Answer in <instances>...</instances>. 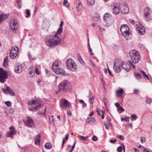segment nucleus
<instances>
[{"label": "nucleus", "instance_id": "nucleus-35", "mask_svg": "<svg viewBox=\"0 0 152 152\" xmlns=\"http://www.w3.org/2000/svg\"><path fill=\"white\" fill-rule=\"evenodd\" d=\"M129 117L128 116H124V118L121 117V121H129Z\"/></svg>", "mask_w": 152, "mask_h": 152}, {"label": "nucleus", "instance_id": "nucleus-5", "mask_svg": "<svg viewBox=\"0 0 152 152\" xmlns=\"http://www.w3.org/2000/svg\"><path fill=\"white\" fill-rule=\"evenodd\" d=\"M41 100L39 99H36L35 100H32L31 102L29 101L28 102V104L31 106L33 104L37 105V106L33 107V109L29 108V110L30 111H33L36 110H39L41 107L42 105L41 104Z\"/></svg>", "mask_w": 152, "mask_h": 152}, {"label": "nucleus", "instance_id": "nucleus-64", "mask_svg": "<svg viewBox=\"0 0 152 152\" xmlns=\"http://www.w3.org/2000/svg\"><path fill=\"white\" fill-rule=\"evenodd\" d=\"M141 141L142 143L144 142H145V140L144 138L143 139V138L141 137Z\"/></svg>", "mask_w": 152, "mask_h": 152}, {"label": "nucleus", "instance_id": "nucleus-59", "mask_svg": "<svg viewBox=\"0 0 152 152\" xmlns=\"http://www.w3.org/2000/svg\"><path fill=\"white\" fill-rule=\"evenodd\" d=\"M53 116H52L51 117V118H49V119H50V122H52L53 121Z\"/></svg>", "mask_w": 152, "mask_h": 152}, {"label": "nucleus", "instance_id": "nucleus-55", "mask_svg": "<svg viewBox=\"0 0 152 152\" xmlns=\"http://www.w3.org/2000/svg\"><path fill=\"white\" fill-rule=\"evenodd\" d=\"M130 22L135 27L136 22H135V21L134 20H130Z\"/></svg>", "mask_w": 152, "mask_h": 152}, {"label": "nucleus", "instance_id": "nucleus-47", "mask_svg": "<svg viewBox=\"0 0 152 152\" xmlns=\"http://www.w3.org/2000/svg\"><path fill=\"white\" fill-rule=\"evenodd\" d=\"M151 99L148 98V97H147L146 98V102L148 104H150L151 102Z\"/></svg>", "mask_w": 152, "mask_h": 152}, {"label": "nucleus", "instance_id": "nucleus-18", "mask_svg": "<svg viewBox=\"0 0 152 152\" xmlns=\"http://www.w3.org/2000/svg\"><path fill=\"white\" fill-rule=\"evenodd\" d=\"M2 90L6 94H9L12 96H14L15 95L14 92L9 86H6V88H2Z\"/></svg>", "mask_w": 152, "mask_h": 152}, {"label": "nucleus", "instance_id": "nucleus-10", "mask_svg": "<svg viewBox=\"0 0 152 152\" xmlns=\"http://www.w3.org/2000/svg\"><path fill=\"white\" fill-rule=\"evenodd\" d=\"M119 5L121 12L123 14H126L129 13V10L126 3L123 2L120 4Z\"/></svg>", "mask_w": 152, "mask_h": 152}, {"label": "nucleus", "instance_id": "nucleus-8", "mask_svg": "<svg viewBox=\"0 0 152 152\" xmlns=\"http://www.w3.org/2000/svg\"><path fill=\"white\" fill-rule=\"evenodd\" d=\"M143 15L145 19L146 20H149L152 19L151 11L149 7H145L144 9Z\"/></svg>", "mask_w": 152, "mask_h": 152}, {"label": "nucleus", "instance_id": "nucleus-57", "mask_svg": "<svg viewBox=\"0 0 152 152\" xmlns=\"http://www.w3.org/2000/svg\"><path fill=\"white\" fill-rule=\"evenodd\" d=\"M117 141V139H114V140H110V142L112 143H114L115 142H116Z\"/></svg>", "mask_w": 152, "mask_h": 152}, {"label": "nucleus", "instance_id": "nucleus-33", "mask_svg": "<svg viewBox=\"0 0 152 152\" xmlns=\"http://www.w3.org/2000/svg\"><path fill=\"white\" fill-rule=\"evenodd\" d=\"M8 57L7 56L4 59L3 63V65L4 66L6 67L8 65Z\"/></svg>", "mask_w": 152, "mask_h": 152}, {"label": "nucleus", "instance_id": "nucleus-9", "mask_svg": "<svg viewBox=\"0 0 152 152\" xmlns=\"http://www.w3.org/2000/svg\"><path fill=\"white\" fill-rule=\"evenodd\" d=\"M7 72L2 68H0V83H4L7 78Z\"/></svg>", "mask_w": 152, "mask_h": 152}, {"label": "nucleus", "instance_id": "nucleus-11", "mask_svg": "<svg viewBox=\"0 0 152 152\" xmlns=\"http://www.w3.org/2000/svg\"><path fill=\"white\" fill-rule=\"evenodd\" d=\"M114 71L116 73L119 72L122 69L121 61H115L113 65Z\"/></svg>", "mask_w": 152, "mask_h": 152}, {"label": "nucleus", "instance_id": "nucleus-2", "mask_svg": "<svg viewBox=\"0 0 152 152\" xmlns=\"http://www.w3.org/2000/svg\"><path fill=\"white\" fill-rule=\"evenodd\" d=\"M59 89L56 93H58L60 91L66 92H67L71 89L70 83L67 80L61 82L58 85Z\"/></svg>", "mask_w": 152, "mask_h": 152}, {"label": "nucleus", "instance_id": "nucleus-38", "mask_svg": "<svg viewBox=\"0 0 152 152\" xmlns=\"http://www.w3.org/2000/svg\"><path fill=\"white\" fill-rule=\"evenodd\" d=\"M137 118V117L135 114L132 115L131 116V120L132 121L136 120Z\"/></svg>", "mask_w": 152, "mask_h": 152}, {"label": "nucleus", "instance_id": "nucleus-36", "mask_svg": "<svg viewBox=\"0 0 152 152\" xmlns=\"http://www.w3.org/2000/svg\"><path fill=\"white\" fill-rule=\"evenodd\" d=\"M79 103L82 104L83 107H86L87 106L86 104L84 102L83 100L82 99L80 100Z\"/></svg>", "mask_w": 152, "mask_h": 152}, {"label": "nucleus", "instance_id": "nucleus-17", "mask_svg": "<svg viewBox=\"0 0 152 152\" xmlns=\"http://www.w3.org/2000/svg\"><path fill=\"white\" fill-rule=\"evenodd\" d=\"M18 21L16 19L12 20L10 21V26L12 31L15 32H16V28H17V24Z\"/></svg>", "mask_w": 152, "mask_h": 152}, {"label": "nucleus", "instance_id": "nucleus-24", "mask_svg": "<svg viewBox=\"0 0 152 152\" xmlns=\"http://www.w3.org/2000/svg\"><path fill=\"white\" fill-rule=\"evenodd\" d=\"M22 65H18L15 67V72L18 74H20L22 71Z\"/></svg>", "mask_w": 152, "mask_h": 152}, {"label": "nucleus", "instance_id": "nucleus-23", "mask_svg": "<svg viewBox=\"0 0 152 152\" xmlns=\"http://www.w3.org/2000/svg\"><path fill=\"white\" fill-rule=\"evenodd\" d=\"M123 89L121 88L119 90H117L116 91L115 95L118 98H121L122 97L123 93L124 92Z\"/></svg>", "mask_w": 152, "mask_h": 152}, {"label": "nucleus", "instance_id": "nucleus-34", "mask_svg": "<svg viewBox=\"0 0 152 152\" xmlns=\"http://www.w3.org/2000/svg\"><path fill=\"white\" fill-rule=\"evenodd\" d=\"M28 72L29 75H30L29 76L30 77H31V78L33 77V76L34 75V70L32 69H30V70Z\"/></svg>", "mask_w": 152, "mask_h": 152}, {"label": "nucleus", "instance_id": "nucleus-50", "mask_svg": "<svg viewBox=\"0 0 152 152\" xmlns=\"http://www.w3.org/2000/svg\"><path fill=\"white\" fill-rule=\"evenodd\" d=\"M46 108L45 109L44 112V113L39 112L38 113H37L38 114H39V115H45V113H46Z\"/></svg>", "mask_w": 152, "mask_h": 152}, {"label": "nucleus", "instance_id": "nucleus-37", "mask_svg": "<svg viewBox=\"0 0 152 152\" xmlns=\"http://www.w3.org/2000/svg\"><path fill=\"white\" fill-rule=\"evenodd\" d=\"M26 13L27 14V15L26 16V17L27 18L30 17L31 16V14L30 10L28 9H26Z\"/></svg>", "mask_w": 152, "mask_h": 152}, {"label": "nucleus", "instance_id": "nucleus-29", "mask_svg": "<svg viewBox=\"0 0 152 152\" xmlns=\"http://www.w3.org/2000/svg\"><path fill=\"white\" fill-rule=\"evenodd\" d=\"M45 147L47 148L50 149L52 147V145L51 143L49 142H47L45 145Z\"/></svg>", "mask_w": 152, "mask_h": 152}, {"label": "nucleus", "instance_id": "nucleus-40", "mask_svg": "<svg viewBox=\"0 0 152 152\" xmlns=\"http://www.w3.org/2000/svg\"><path fill=\"white\" fill-rule=\"evenodd\" d=\"M104 125L105 126L106 129H109L110 126L111 125V124L109 122L108 124H107L106 122H104Z\"/></svg>", "mask_w": 152, "mask_h": 152}, {"label": "nucleus", "instance_id": "nucleus-12", "mask_svg": "<svg viewBox=\"0 0 152 152\" xmlns=\"http://www.w3.org/2000/svg\"><path fill=\"white\" fill-rule=\"evenodd\" d=\"M135 27L140 34L142 35L144 34L145 32V29L139 22H136Z\"/></svg>", "mask_w": 152, "mask_h": 152}, {"label": "nucleus", "instance_id": "nucleus-56", "mask_svg": "<svg viewBox=\"0 0 152 152\" xmlns=\"http://www.w3.org/2000/svg\"><path fill=\"white\" fill-rule=\"evenodd\" d=\"M139 46L142 50L144 49V46L142 44H139Z\"/></svg>", "mask_w": 152, "mask_h": 152}, {"label": "nucleus", "instance_id": "nucleus-19", "mask_svg": "<svg viewBox=\"0 0 152 152\" xmlns=\"http://www.w3.org/2000/svg\"><path fill=\"white\" fill-rule=\"evenodd\" d=\"M10 130L8 131L6 133V135L7 137H13V135L16 133V131L15 130V128L12 126L9 128Z\"/></svg>", "mask_w": 152, "mask_h": 152}, {"label": "nucleus", "instance_id": "nucleus-62", "mask_svg": "<svg viewBox=\"0 0 152 152\" xmlns=\"http://www.w3.org/2000/svg\"><path fill=\"white\" fill-rule=\"evenodd\" d=\"M115 105L117 107H120L121 106L120 105V104L118 102L115 103Z\"/></svg>", "mask_w": 152, "mask_h": 152}, {"label": "nucleus", "instance_id": "nucleus-16", "mask_svg": "<svg viewBox=\"0 0 152 152\" xmlns=\"http://www.w3.org/2000/svg\"><path fill=\"white\" fill-rule=\"evenodd\" d=\"M60 104L61 107L63 109L69 107L71 105L69 102L65 99H62L61 100Z\"/></svg>", "mask_w": 152, "mask_h": 152}, {"label": "nucleus", "instance_id": "nucleus-52", "mask_svg": "<svg viewBox=\"0 0 152 152\" xmlns=\"http://www.w3.org/2000/svg\"><path fill=\"white\" fill-rule=\"evenodd\" d=\"M122 151V147L121 146H119L117 148V151L118 152H121Z\"/></svg>", "mask_w": 152, "mask_h": 152}, {"label": "nucleus", "instance_id": "nucleus-58", "mask_svg": "<svg viewBox=\"0 0 152 152\" xmlns=\"http://www.w3.org/2000/svg\"><path fill=\"white\" fill-rule=\"evenodd\" d=\"M35 72L36 73L37 75H39L40 74L39 70L37 68H36L35 69Z\"/></svg>", "mask_w": 152, "mask_h": 152}, {"label": "nucleus", "instance_id": "nucleus-63", "mask_svg": "<svg viewBox=\"0 0 152 152\" xmlns=\"http://www.w3.org/2000/svg\"><path fill=\"white\" fill-rule=\"evenodd\" d=\"M89 51L90 52V54L91 55H94V54L92 53V50L91 48H89Z\"/></svg>", "mask_w": 152, "mask_h": 152}, {"label": "nucleus", "instance_id": "nucleus-45", "mask_svg": "<svg viewBox=\"0 0 152 152\" xmlns=\"http://www.w3.org/2000/svg\"><path fill=\"white\" fill-rule=\"evenodd\" d=\"M136 78L137 79H140L141 77V74L140 73H136L135 74Z\"/></svg>", "mask_w": 152, "mask_h": 152}, {"label": "nucleus", "instance_id": "nucleus-3", "mask_svg": "<svg viewBox=\"0 0 152 152\" xmlns=\"http://www.w3.org/2000/svg\"><path fill=\"white\" fill-rule=\"evenodd\" d=\"M130 29L126 25H122L120 28L121 34L123 37L126 39H129L131 38V34L129 32Z\"/></svg>", "mask_w": 152, "mask_h": 152}, {"label": "nucleus", "instance_id": "nucleus-1", "mask_svg": "<svg viewBox=\"0 0 152 152\" xmlns=\"http://www.w3.org/2000/svg\"><path fill=\"white\" fill-rule=\"evenodd\" d=\"M63 25V22L61 21L60 24V27L55 34L54 35H51L47 36L46 39L48 46L53 47L61 43V39L57 34H60L62 32Z\"/></svg>", "mask_w": 152, "mask_h": 152}, {"label": "nucleus", "instance_id": "nucleus-13", "mask_svg": "<svg viewBox=\"0 0 152 152\" xmlns=\"http://www.w3.org/2000/svg\"><path fill=\"white\" fill-rule=\"evenodd\" d=\"M135 27L140 34L142 35L144 34L145 32V29L139 22H136Z\"/></svg>", "mask_w": 152, "mask_h": 152}, {"label": "nucleus", "instance_id": "nucleus-28", "mask_svg": "<svg viewBox=\"0 0 152 152\" xmlns=\"http://www.w3.org/2000/svg\"><path fill=\"white\" fill-rule=\"evenodd\" d=\"M111 15L108 13H105L103 16V19L105 20H107V18H109L111 17Z\"/></svg>", "mask_w": 152, "mask_h": 152}, {"label": "nucleus", "instance_id": "nucleus-31", "mask_svg": "<svg viewBox=\"0 0 152 152\" xmlns=\"http://www.w3.org/2000/svg\"><path fill=\"white\" fill-rule=\"evenodd\" d=\"M141 74L142 75L145 79H149L148 76L147 75L145 72L142 70L140 71Z\"/></svg>", "mask_w": 152, "mask_h": 152}, {"label": "nucleus", "instance_id": "nucleus-32", "mask_svg": "<svg viewBox=\"0 0 152 152\" xmlns=\"http://www.w3.org/2000/svg\"><path fill=\"white\" fill-rule=\"evenodd\" d=\"M82 5L81 3L79 2L78 3H77V8L78 11H80L82 8Z\"/></svg>", "mask_w": 152, "mask_h": 152}, {"label": "nucleus", "instance_id": "nucleus-26", "mask_svg": "<svg viewBox=\"0 0 152 152\" xmlns=\"http://www.w3.org/2000/svg\"><path fill=\"white\" fill-rule=\"evenodd\" d=\"M41 135V134L40 133L36 136V137L34 138V139L35 144L37 145L39 144L40 140V136Z\"/></svg>", "mask_w": 152, "mask_h": 152}, {"label": "nucleus", "instance_id": "nucleus-20", "mask_svg": "<svg viewBox=\"0 0 152 152\" xmlns=\"http://www.w3.org/2000/svg\"><path fill=\"white\" fill-rule=\"evenodd\" d=\"M25 123L27 126L33 128L34 127V124L32 119L29 117H27L26 121H25Z\"/></svg>", "mask_w": 152, "mask_h": 152}, {"label": "nucleus", "instance_id": "nucleus-60", "mask_svg": "<svg viewBox=\"0 0 152 152\" xmlns=\"http://www.w3.org/2000/svg\"><path fill=\"white\" fill-rule=\"evenodd\" d=\"M67 113L68 116H70L72 115V113L69 110H67Z\"/></svg>", "mask_w": 152, "mask_h": 152}, {"label": "nucleus", "instance_id": "nucleus-7", "mask_svg": "<svg viewBox=\"0 0 152 152\" xmlns=\"http://www.w3.org/2000/svg\"><path fill=\"white\" fill-rule=\"evenodd\" d=\"M66 64L67 68L70 71L73 72L76 70V64L72 59H68L66 61Z\"/></svg>", "mask_w": 152, "mask_h": 152}, {"label": "nucleus", "instance_id": "nucleus-27", "mask_svg": "<svg viewBox=\"0 0 152 152\" xmlns=\"http://www.w3.org/2000/svg\"><path fill=\"white\" fill-rule=\"evenodd\" d=\"M77 57L79 62L82 65L84 64V62L82 58L79 54H77Z\"/></svg>", "mask_w": 152, "mask_h": 152}, {"label": "nucleus", "instance_id": "nucleus-42", "mask_svg": "<svg viewBox=\"0 0 152 152\" xmlns=\"http://www.w3.org/2000/svg\"><path fill=\"white\" fill-rule=\"evenodd\" d=\"M63 4L64 6L66 7H68L69 5V4L68 3L67 0H64V1Z\"/></svg>", "mask_w": 152, "mask_h": 152}, {"label": "nucleus", "instance_id": "nucleus-6", "mask_svg": "<svg viewBox=\"0 0 152 152\" xmlns=\"http://www.w3.org/2000/svg\"><path fill=\"white\" fill-rule=\"evenodd\" d=\"M131 62L137 63L140 60V57L138 52L135 50L132 51L130 53Z\"/></svg>", "mask_w": 152, "mask_h": 152}, {"label": "nucleus", "instance_id": "nucleus-44", "mask_svg": "<svg viewBox=\"0 0 152 152\" xmlns=\"http://www.w3.org/2000/svg\"><path fill=\"white\" fill-rule=\"evenodd\" d=\"M18 4L19 7L20 8L21 7V0H16Z\"/></svg>", "mask_w": 152, "mask_h": 152}, {"label": "nucleus", "instance_id": "nucleus-54", "mask_svg": "<svg viewBox=\"0 0 152 152\" xmlns=\"http://www.w3.org/2000/svg\"><path fill=\"white\" fill-rule=\"evenodd\" d=\"M92 140L94 141H96L98 140V138L96 136L94 135L92 137Z\"/></svg>", "mask_w": 152, "mask_h": 152}, {"label": "nucleus", "instance_id": "nucleus-48", "mask_svg": "<svg viewBox=\"0 0 152 152\" xmlns=\"http://www.w3.org/2000/svg\"><path fill=\"white\" fill-rule=\"evenodd\" d=\"M5 104L8 107H10L11 106V102L10 101H7L5 102Z\"/></svg>", "mask_w": 152, "mask_h": 152}, {"label": "nucleus", "instance_id": "nucleus-21", "mask_svg": "<svg viewBox=\"0 0 152 152\" xmlns=\"http://www.w3.org/2000/svg\"><path fill=\"white\" fill-rule=\"evenodd\" d=\"M122 68H123L127 71L129 72L131 70L130 65L127 62L124 61H121Z\"/></svg>", "mask_w": 152, "mask_h": 152}, {"label": "nucleus", "instance_id": "nucleus-30", "mask_svg": "<svg viewBox=\"0 0 152 152\" xmlns=\"http://www.w3.org/2000/svg\"><path fill=\"white\" fill-rule=\"evenodd\" d=\"M87 3L88 6L92 5L95 3V0H87Z\"/></svg>", "mask_w": 152, "mask_h": 152}, {"label": "nucleus", "instance_id": "nucleus-14", "mask_svg": "<svg viewBox=\"0 0 152 152\" xmlns=\"http://www.w3.org/2000/svg\"><path fill=\"white\" fill-rule=\"evenodd\" d=\"M135 27L140 34L142 35L144 34L145 32V29L139 22H136Z\"/></svg>", "mask_w": 152, "mask_h": 152}, {"label": "nucleus", "instance_id": "nucleus-39", "mask_svg": "<svg viewBox=\"0 0 152 152\" xmlns=\"http://www.w3.org/2000/svg\"><path fill=\"white\" fill-rule=\"evenodd\" d=\"M87 119V121H88L89 122L90 121L92 122H94L95 121V118L94 117L91 116L88 118Z\"/></svg>", "mask_w": 152, "mask_h": 152}, {"label": "nucleus", "instance_id": "nucleus-43", "mask_svg": "<svg viewBox=\"0 0 152 152\" xmlns=\"http://www.w3.org/2000/svg\"><path fill=\"white\" fill-rule=\"evenodd\" d=\"M96 110L98 114L100 115H101L103 113V112L102 111V110H100L98 108H97Z\"/></svg>", "mask_w": 152, "mask_h": 152}, {"label": "nucleus", "instance_id": "nucleus-22", "mask_svg": "<svg viewBox=\"0 0 152 152\" xmlns=\"http://www.w3.org/2000/svg\"><path fill=\"white\" fill-rule=\"evenodd\" d=\"M120 12L118 4H114L113 8V14L117 15Z\"/></svg>", "mask_w": 152, "mask_h": 152}, {"label": "nucleus", "instance_id": "nucleus-61", "mask_svg": "<svg viewBox=\"0 0 152 152\" xmlns=\"http://www.w3.org/2000/svg\"><path fill=\"white\" fill-rule=\"evenodd\" d=\"M107 102V99L104 98V102L105 106H106V103Z\"/></svg>", "mask_w": 152, "mask_h": 152}, {"label": "nucleus", "instance_id": "nucleus-46", "mask_svg": "<svg viewBox=\"0 0 152 152\" xmlns=\"http://www.w3.org/2000/svg\"><path fill=\"white\" fill-rule=\"evenodd\" d=\"M94 96H93L89 99V102L90 103L92 104L94 101Z\"/></svg>", "mask_w": 152, "mask_h": 152}, {"label": "nucleus", "instance_id": "nucleus-41", "mask_svg": "<svg viewBox=\"0 0 152 152\" xmlns=\"http://www.w3.org/2000/svg\"><path fill=\"white\" fill-rule=\"evenodd\" d=\"M78 137L81 140H86V139L88 137V136H86V137H84V136H81L79 135L78 136Z\"/></svg>", "mask_w": 152, "mask_h": 152}, {"label": "nucleus", "instance_id": "nucleus-4", "mask_svg": "<svg viewBox=\"0 0 152 152\" xmlns=\"http://www.w3.org/2000/svg\"><path fill=\"white\" fill-rule=\"evenodd\" d=\"M59 64L60 62L58 61H55L52 64V69L53 72L56 74L63 75L64 74V71L59 68Z\"/></svg>", "mask_w": 152, "mask_h": 152}, {"label": "nucleus", "instance_id": "nucleus-53", "mask_svg": "<svg viewBox=\"0 0 152 152\" xmlns=\"http://www.w3.org/2000/svg\"><path fill=\"white\" fill-rule=\"evenodd\" d=\"M28 56H29V58H30L31 59L33 60H35V57H31V54L30 53H29V52L28 53Z\"/></svg>", "mask_w": 152, "mask_h": 152}, {"label": "nucleus", "instance_id": "nucleus-49", "mask_svg": "<svg viewBox=\"0 0 152 152\" xmlns=\"http://www.w3.org/2000/svg\"><path fill=\"white\" fill-rule=\"evenodd\" d=\"M118 111H119V113H121L123 112L124 111V110L123 108L121 106L119 107V108L118 109Z\"/></svg>", "mask_w": 152, "mask_h": 152}, {"label": "nucleus", "instance_id": "nucleus-25", "mask_svg": "<svg viewBox=\"0 0 152 152\" xmlns=\"http://www.w3.org/2000/svg\"><path fill=\"white\" fill-rule=\"evenodd\" d=\"M9 15L2 13L0 14V24L8 17Z\"/></svg>", "mask_w": 152, "mask_h": 152}, {"label": "nucleus", "instance_id": "nucleus-15", "mask_svg": "<svg viewBox=\"0 0 152 152\" xmlns=\"http://www.w3.org/2000/svg\"><path fill=\"white\" fill-rule=\"evenodd\" d=\"M18 48V46H15V48L12 47L10 51V57L12 59L15 58L17 55Z\"/></svg>", "mask_w": 152, "mask_h": 152}, {"label": "nucleus", "instance_id": "nucleus-51", "mask_svg": "<svg viewBox=\"0 0 152 152\" xmlns=\"http://www.w3.org/2000/svg\"><path fill=\"white\" fill-rule=\"evenodd\" d=\"M117 137L119 138L121 140H124V137L122 135H117Z\"/></svg>", "mask_w": 152, "mask_h": 152}]
</instances>
